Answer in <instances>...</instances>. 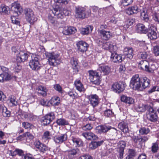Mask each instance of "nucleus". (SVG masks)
Returning <instances> with one entry per match:
<instances>
[{"mask_svg": "<svg viewBox=\"0 0 159 159\" xmlns=\"http://www.w3.org/2000/svg\"><path fill=\"white\" fill-rule=\"evenodd\" d=\"M50 13L48 15V20L52 24H54L55 22V18L50 14V13H52L55 16L58 18L62 19L64 16L68 15L69 11L66 10H63L58 6L53 8L50 11Z\"/></svg>", "mask_w": 159, "mask_h": 159, "instance_id": "f257e3e1", "label": "nucleus"}, {"mask_svg": "<svg viewBox=\"0 0 159 159\" xmlns=\"http://www.w3.org/2000/svg\"><path fill=\"white\" fill-rule=\"evenodd\" d=\"M150 85V80H130L129 86L134 90L141 91Z\"/></svg>", "mask_w": 159, "mask_h": 159, "instance_id": "f03ea898", "label": "nucleus"}, {"mask_svg": "<svg viewBox=\"0 0 159 159\" xmlns=\"http://www.w3.org/2000/svg\"><path fill=\"white\" fill-rule=\"evenodd\" d=\"M48 58L49 64L52 66H56L59 64L61 59L58 54H56L54 53H49L47 55Z\"/></svg>", "mask_w": 159, "mask_h": 159, "instance_id": "7ed1b4c3", "label": "nucleus"}, {"mask_svg": "<svg viewBox=\"0 0 159 159\" xmlns=\"http://www.w3.org/2000/svg\"><path fill=\"white\" fill-rule=\"evenodd\" d=\"M25 19L30 24H33L37 20L34 14L33 11L30 8H26L24 10Z\"/></svg>", "mask_w": 159, "mask_h": 159, "instance_id": "20e7f679", "label": "nucleus"}, {"mask_svg": "<svg viewBox=\"0 0 159 159\" xmlns=\"http://www.w3.org/2000/svg\"><path fill=\"white\" fill-rule=\"evenodd\" d=\"M126 86L124 81H120L114 83L112 85L111 89L114 92L119 93L124 90Z\"/></svg>", "mask_w": 159, "mask_h": 159, "instance_id": "39448f33", "label": "nucleus"}, {"mask_svg": "<svg viewBox=\"0 0 159 159\" xmlns=\"http://www.w3.org/2000/svg\"><path fill=\"white\" fill-rule=\"evenodd\" d=\"M31 58V60L29 62V65L33 70H37L40 68L38 56L35 55H33Z\"/></svg>", "mask_w": 159, "mask_h": 159, "instance_id": "423d86ee", "label": "nucleus"}, {"mask_svg": "<svg viewBox=\"0 0 159 159\" xmlns=\"http://www.w3.org/2000/svg\"><path fill=\"white\" fill-rule=\"evenodd\" d=\"M111 129H112L111 131L113 132V135L116 134V129L114 128L111 127V126H106L100 125L96 127L97 132L99 133L107 132L109 130Z\"/></svg>", "mask_w": 159, "mask_h": 159, "instance_id": "0eeeda50", "label": "nucleus"}, {"mask_svg": "<svg viewBox=\"0 0 159 159\" xmlns=\"http://www.w3.org/2000/svg\"><path fill=\"white\" fill-rule=\"evenodd\" d=\"M67 139V136L66 133L56 135L53 138V141L57 144L62 143L66 141Z\"/></svg>", "mask_w": 159, "mask_h": 159, "instance_id": "6e6552de", "label": "nucleus"}, {"mask_svg": "<svg viewBox=\"0 0 159 159\" xmlns=\"http://www.w3.org/2000/svg\"><path fill=\"white\" fill-rule=\"evenodd\" d=\"M77 49L79 52L83 53L86 52L89 47V45L86 42L80 41L76 43Z\"/></svg>", "mask_w": 159, "mask_h": 159, "instance_id": "1a4fd4ad", "label": "nucleus"}, {"mask_svg": "<svg viewBox=\"0 0 159 159\" xmlns=\"http://www.w3.org/2000/svg\"><path fill=\"white\" fill-rule=\"evenodd\" d=\"M55 116L53 113H50L45 115L42 120V125H46L50 124L54 118Z\"/></svg>", "mask_w": 159, "mask_h": 159, "instance_id": "9d476101", "label": "nucleus"}, {"mask_svg": "<svg viewBox=\"0 0 159 159\" xmlns=\"http://www.w3.org/2000/svg\"><path fill=\"white\" fill-rule=\"evenodd\" d=\"M75 16L76 18L84 19L86 16L85 9L82 7H76Z\"/></svg>", "mask_w": 159, "mask_h": 159, "instance_id": "9b49d317", "label": "nucleus"}, {"mask_svg": "<svg viewBox=\"0 0 159 159\" xmlns=\"http://www.w3.org/2000/svg\"><path fill=\"white\" fill-rule=\"evenodd\" d=\"M11 11L14 15L17 16L20 15L22 11V8L19 3H14L11 7Z\"/></svg>", "mask_w": 159, "mask_h": 159, "instance_id": "f8f14e48", "label": "nucleus"}, {"mask_svg": "<svg viewBox=\"0 0 159 159\" xmlns=\"http://www.w3.org/2000/svg\"><path fill=\"white\" fill-rule=\"evenodd\" d=\"M156 28L155 27L151 26L148 29V38L151 40L155 39L157 38L156 32Z\"/></svg>", "mask_w": 159, "mask_h": 159, "instance_id": "ddd939ff", "label": "nucleus"}, {"mask_svg": "<svg viewBox=\"0 0 159 159\" xmlns=\"http://www.w3.org/2000/svg\"><path fill=\"white\" fill-rule=\"evenodd\" d=\"M28 54L23 51H20L17 56L16 61L17 62L21 63L26 61L29 57Z\"/></svg>", "mask_w": 159, "mask_h": 159, "instance_id": "4468645a", "label": "nucleus"}, {"mask_svg": "<svg viewBox=\"0 0 159 159\" xmlns=\"http://www.w3.org/2000/svg\"><path fill=\"white\" fill-rule=\"evenodd\" d=\"M35 146L41 152L44 153L48 149V147L45 144L42 143L39 141H36L34 143Z\"/></svg>", "mask_w": 159, "mask_h": 159, "instance_id": "2eb2a0df", "label": "nucleus"}, {"mask_svg": "<svg viewBox=\"0 0 159 159\" xmlns=\"http://www.w3.org/2000/svg\"><path fill=\"white\" fill-rule=\"evenodd\" d=\"M89 98L90 104L93 107H94L98 105L99 98L96 94L90 95L89 96Z\"/></svg>", "mask_w": 159, "mask_h": 159, "instance_id": "dca6fc26", "label": "nucleus"}, {"mask_svg": "<svg viewBox=\"0 0 159 159\" xmlns=\"http://www.w3.org/2000/svg\"><path fill=\"white\" fill-rule=\"evenodd\" d=\"M90 80H93L96 78L97 80L102 79L101 74L96 70H90L88 71Z\"/></svg>", "mask_w": 159, "mask_h": 159, "instance_id": "f3484780", "label": "nucleus"}, {"mask_svg": "<svg viewBox=\"0 0 159 159\" xmlns=\"http://www.w3.org/2000/svg\"><path fill=\"white\" fill-rule=\"evenodd\" d=\"M98 70L101 71L105 75H107L110 72L111 68L108 66L103 64H101L98 65V68L97 70V71Z\"/></svg>", "mask_w": 159, "mask_h": 159, "instance_id": "a211bd4d", "label": "nucleus"}, {"mask_svg": "<svg viewBox=\"0 0 159 159\" xmlns=\"http://www.w3.org/2000/svg\"><path fill=\"white\" fill-rule=\"evenodd\" d=\"M98 33L101 37L106 40H108L111 35L110 31L105 30H98Z\"/></svg>", "mask_w": 159, "mask_h": 159, "instance_id": "6ab92c4d", "label": "nucleus"}, {"mask_svg": "<svg viewBox=\"0 0 159 159\" xmlns=\"http://www.w3.org/2000/svg\"><path fill=\"white\" fill-rule=\"evenodd\" d=\"M111 58L112 61L115 63H119L122 61V55L116 52L111 53Z\"/></svg>", "mask_w": 159, "mask_h": 159, "instance_id": "aec40b11", "label": "nucleus"}, {"mask_svg": "<svg viewBox=\"0 0 159 159\" xmlns=\"http://www.w3.org/2000/svg\"><path fill=\"white\" fill-rule=\"evenodd\" d=\"M140 9L136 6H133L128 7L126 10V13L129 15L136 14L139 11Z\"/></svg>", "mask_w": 159, "mask_h": 159, "instance_id": "412c9836", "label": "nucleus"}, {"mask_svg": "<svg viewBox=\"0 0 159 159\" xmlns=\"http://www.w3.org/2000/svg\"><path fill=\"white\" fill-rule=\"evenodd\" d=\"M136 31L139 33L146 34L148 32V29L143 24L139 23L136 25Z\"/></svg>", "mask_w": 159, "mask_h": 159, "instance_id": "4be33fe9", "label": "nucleus"}, {"mask_svg": "<svg viewBox=\"0 0 159 159\" xmlns=\"http://www.w3.org/2000/svg\"><path fill=\"white\" fill-rule=\"evenodd\" d=\"M121 101L126 103L129 104H133L134 102V100L132 98L127 97L125 95H123L120 97Z\"/></svg>", "mask_w": 159, "mask_h": 159, "instance_id": "5701e85b", "label": "nucleus"}, {"mask_svg": "<svg viewBox=\"0 0 159 159\" xmlns=\"http://www.w3.org/2000/svg\"><path fill=\"white\" fill-rule=\"evenodd\" d=\"M82 135L85 139L88 140H96L98 138L96 135L91 132L83 133L82 134Z\"/></svg>", "mask_w": 159, "mask_h": 159, "instance_id": "b1692460", "label": "nucleus"}, {"mask_svg": "<svg viewBox=\"0 0 159 159\" xmlns=\"http://www.w3.org/2000/svg\"><path fill=\"white\" fill-rule=\"evenodd\" d=\"M118 144L119 147V157L120 159H122L123 157L124 150L125 146V141H121L118 143Z\"/></svg>", "mask_w": 159, "mask_h": 159, "instance_id": "393cba45", "label": "nucleus"}, {"mask_svg": "<svg viewBox=\"0 0 159 159\" xmlns=\"http://www.w3.org/2000/svg\"><path fill=\"white\" fill-rule=\"evenodd\" d=\"M76 31V30L75 27L70 26L64 29L63 30L62 33L66 35H69L74 34Z\"/></svg>", "mask_w": 159, "mask_h": 159, "instance_id": "a878e982", "label": "nucleus"}, {"mask_svg": "<svg viewBox=\"0 0 159 159\" xmlns=\"http://www.w3.org/2000/svg\"><path fill=\"white\" fill-rule=\"evenodd\" d=\"M133 49L131 48H125L124 50V54L127 56V57L131 59L133 58L134 54Z\"/></svg>", "mask_w": 159, "mask_h": 159, "instance_id": "bb28decb", "label": "nucleus"}, {"mask_svg": "<svg viewBox=\"0 0 159 159\" xmlns=\"http://www.w3.org/2000/svg\"><path fill=\"white\" fill-rule=\"evenodd\" d=\"M79 152V150L77 148L70 150L68 152V157L69 159H74Z\"/></svg>", "mask_w": 159, "mask_h": 159, "instance_id": "cd10ccee", "label": "nucleus"}, {"mask_svg": "<svg viewBox=\"0 0 159 159\" xmlns=\"http://www.w3.org/2000/svg\"><path fill=\"white\" fill-rule=\"evenodd\" d=\"M36 89L38 91V94L43 97H45L47 95L48 90L46 87L42 86H39Z\"/></svg>", "mask_w": 159, "mask_h": 159, "instance_id": "c85d7f7f", "label": "nucleus"}, {"mask_svg": "<svg viewBox=\"0 0 159 159\" xmlns=\"http://www.w3.org/2000/svg\"><path fill=\"white\" fill-rule=\"evenodd\" d=\"M16 78V76L11 75L8 73L0 74V80H11Z\"/></svg>", "mask_w": 159, "mask_h": 159, "instance_id": "c756f323", "label": "nucleus"}, {"mask_svg": "<svg viewBox=\"0 0 159 159\" xmlns=\"http://www.w3.org/2000/svg\"><path fill=\"white\" fill-rule=\"evenodd\" d=\"M118 127L123 132L126 133L128 132V127L127 124L126 122L122 121L120 123Z\"/></svg>", "mask_w": 159, "mask_h": 159, "instance_id": "7c9ffc66", "label": "nucleus"}, {"mask_svg": "<svg viewBox=\"0 0 159 159\" xmlns=\"http://www.w3.org/2000/svg\"><path fill=\"white\" fill-rule=\"evenodd\" d=\"M149 63L146 61H141L139 64V67L143 70H144L147 71V69H148Z\"/></svg>", "mask_w": 159, "mask_h": 159, "instance_id": "2f4dec72", "label": "nucleus"}, {"mask_svg": "<svg viewBox=\"0 0 159 159\" xmlns=\"http://www.w3.org/2000/svg\"><path fill=\"white\" fill-rule=\"evenodd\" d=\"M77 59L74 58H72L70 61V63L72 66L73 69L75 72H78V62Z\"/></svg>", "mask_w": 159, "mask_h": 159, "instance_id": "473e14b6", "label": "nucleus"}, {"mask_svg": "<svg viewBox=\"0 0 159 159\" xmlns=\"http://www.w3.org/2000/svg\"><path fill=\"white\" fill-rule=\"evenodd\" d=\"M71 139L74 143V145L76 147H79L82 145L83 142L79 138L72 137Z\"/></svg>", "mask_w": 159, "mask_h": 159, "instance_id": "72a5a7b5", "label": "nucleus"}, {"mask_svg": "<svg viewBox=\"0 0 159 159\" xmlns=\"http://www.w3.org/2000/svg\"><path fill=\"white\" fill-rule=\"evenodd\" d=\"M74 84L77 89L79 91L81 92L84 90L83 85L80 80H76Z\"/></svg>", "mask_w": 159, "mask_h": 159, "instance_id": "f704fd0d", "label": "nucleus"}, {"mask_svg": "<svg viewBox=\"0 0 159 159\" xmlns=\"http://www.w3.org/2000/svg\"><path fill=\"white\" fill-rule=\"evenodd\" d=\"M133 0H121L120 2V6L121 7H127L132 4Z\"/></svg>", "mask_w": 159, "mask_h": 159, "instance_id": "c9c22d12", "label": "nucleus"}, {"mask_svg": "<svg viewBox=\"0 0 159 159\" xmlns=\"http://www.w3.org/2000/svg\"><path fill=\"white\" fill-rule=\"evenodd\" d=\"M50 103L54 106L58 105L60 103V98L57 96H54L52 98L50 101Z\"/></svg>", "mask_w": 159, "mask_h": 159, "instance_id": "e433bc0d", "label": "nucleus"}, {"mask_svg": "<svg viewBox=\"0 0 159 159\" xmlns=\"http://www.w3.org/2000/svg\"><path fill=\"white\" fill-rule=\"evenodd\" d=\"M56 123L57 125L60 126H63L69 124L68 121L65 119L62 118L57 119L56 120Z\"/></svg>", "mask_w": 159, "mask_h": 159, "instance_id": "4c0bfd02", "label": "nucleus"}, {"mask_svg": "<svg viewBox=\"0 0 159 159\" xmlns=\"http://www.w3.org/2000/svg\"><path fill=\"white\" fill-rule=\"evenodd\" d=\"M148 107V105L142 103L139 104L136 108L137 111L141 112H144Z\"/></svg>", "mask_w": 159, "mask_h": 159, "instance_id": "58836bf2", "label": "nucleus"}, {"mask_svg": "<svg viewBox=\"0 0 159 159\" xmlns=\"http://www.w3.org/2000/svg\"><path fill=\"white\" fill-rule=\"evenodd\" d=\"M139 57L143 59H149L151 57V56L149 52H141L139 53Z\"/></svg>", "mask_w": 159, "mask_h": 159, "instance_id": "ea45409f", "label": "nucleus"}, {"mask_svg": "<svg viewBox=\"0 0 159 159\" xmlns=\"http://www.w3.org/2000/svg\"><path fill=\"white\" fill-rule=\"evenodd\" d=\"M93 29V27L91 26H88L85 28L82 29L81 33L83 34H87L91 32Z\"/></svg>", "mask_w": 159, "mask_h": 159, "instance_id": "a19ab883", "label": "nucleus"}, {"mask_svg": "<svg viewBox=\"0 0 159 159\" xmlns=\"http://www.w3.org/2000/svg\"><path fill=\"white\" fill-rule=\"evenodd\" d=\"M141 16L142 18V20L145 22H150L148 14L147 12L144 11H143L141 13Z\"/></svg>", "mask_w": 159, "mask_h": 159, "instance_id": "79ce46f5", "label": "nucleus"}, {"mask_svg": "<svg viewBox=\"0 0 159 159\" xmlns=\"http://www.w3.org/2000/svg\"><path fill=\"white\" fill-rule=\"evenodd\" d=\"M148 117L150 121H154L157 120V117L155 112H152L148 114Z\"/></svg>", "mask_w": 159, "mask_h": 159, "instance_id": "37998d69", "label": "nucleus"}, {"mask_svg": "<svg viewBox=\"0 0 159 159\" xmlns=\"http://www.w3.org/2000/svg\"><path fill=\"white\" fill-rule=\"evenodd\" d=\"M0 108L2 110L3 115L6 116H9L10 115V112L7 111V108L4 105L1 106Z\"/></svg>", "mask_w": 159, "mask_h": 159, "instance_id": "c03bdc74", "label": "nucleus"}, {"mask_svg": "<svg viewBox=\"0 0 159 159\" xmlns=\"http://www.w3.org/2000/svg\"><path fill=\"white\" fill-rule=\"evenodd\" d=\"M9 10V8L4 5H2L0 6V13H8Z\"/></svg>", "mask_w": 159, "mask_h": 159, "instance_id": "a18cd8bd", "label": "nucleus"}, {"mask_svg": "<svg viewBox=\"0 0 159 159\" xmlns=\"http://www.w3.org/2000/svg\"><path fill=\"white\" fill-rule=\"evenodd\" d=\"M22 124L23 127L28 130H30L33 128L34 127L32 125L27 122H23Z\"/></svg>", "mask_w": 159, "mask_h": 159, "instance_id": "49530a36", "label": "nucleus"}, {"mask_svg": "<svg viewBox=\"0 0 159 159\" xmlns=\"http://www.w3.org/2000/svg\"><path fill=\"white\" fill-rule=\"evenodd\" d=\"M136 152L134 149H130L129 150V155L126 157V159H130L135 156Z\"/></svg>", "mask_w": 159, "mask_h": 159, "instance_id": "de8ad7c7", "label": "nucleus"}, {"mask_svg": "<svg viewBox=\"0 0 159 159\" xmlns=\"http://www.w3.org/2000/svg\"><path fill=\"white\" fill-rule=\"evenodd\" d=\"M157 68L155 64H151L150 65L149 63L148 69H147V71L150 73H152L154 70H155Z\"/></svg>", "mask_w": 159, "mask_h": 159, "instance_id": "09e8293b", "label": "nucleus"}, {"mask_svg": "<svg viewBox=\"0 0 159 159\" xmlns=\"http://www.w3.org/2000/svg\"><path fill=\"white\" fill-rule=\"evenodd\" d=\"M51 134L48 131L45 132L43 134L42 137L43 139L46 140H48L51 139Z\"/></svg>", "mask_w": 159, "mask_h": 159, "instance_id": "8fccbe9b", "label": "nucleus"}, {"mask_svg": "<svg viewBox=\"0 0 159 159\" xmlns=\"http://www.w3.org/2000/svg\"><path fill=\"white\" fill-rule=\"evenodd\" d=\"M150 132V130L148 128L143 127L140 129L139 132L142 134H147Z\"/></svg>", "mask_w": 159, "mask_h": 159, "instance_id": "3c124183", "label": "nucleus"}, {"mask_svg": "<svg viewBox=\"0 0 159 159\" xmlns=\"http://www.w3.org/2000/svg\"><path fill=\"white\" fill-rule=\"evenodd\" d=\"M117 49V48L116 45H113L112 44V43L110 42V45L109 46L108 50H109L111 53L112 52H115Z\"/></svg>", "mask_w": 159, "mask_h": 159, "instance_id": "603ef678", "label": "nucleus"}, {"mask_svg": "<svg viewBox=\"0 0 159 159\" xmlns=\"http://www.w3.org/2000/svg\"><path fill=\"white\" fill-rule=\"evenodd\" d=\"M9 100L11 106H15L17 105V101L16 100L14 96H11Z\"/></svg>", "mask_w": 159, "mask_h": 159, "instance_id": "864d4df0", "label": "nucleus"}, {"mask_svg": "<svg viewBox=\"0 0 159 159\" xmlns=\"http://www.w3.org/2000/svg\"><path fill=\"white\" fill-rule=\"evenodd\" d=\"M70 0H54V1L57 4H66Z\"/></svg>", "mask_w": 159, "mask_h": 159, "instance_id": "5fc2aeb1", "label": "nucleus"}, {"mask_svg": "<svg viewBox=\"0 0 159 159\" xmlns=\"http://www.w3.org/2000/svg\"><path fill=\"white\" fill-rule=\"evenodd\" d=\"M153 51L155 56H159V46L157 45L154 46L153 48Z\"/></svg>", "mask_w": 159, "mask_h": 159, "instance_id": "6e6d98bb", "label": "nucleus"}, {"mask_svg": "<svg viewBox=\"0 0 159 159\" xmlns=\"http://www.w3.org/2000/svg\"><path fill=\"white\" fill-rule=\"evenodd\" d=\"M26 140L32 139L34 138V136L29 132H27L24 133Z\"/></svg>", "mask_w": 159, "mask_h": 159, "instance_id": "4d7b16f0", "label": "nucleus"}, {"mask_svg": "<svg viewBox=\"0 0 159 159\" xmlns=\"http://www.w3.org/2000/svg\"><path fill=\"white\" fill-rule=\"evenodd\" d=\"M93 128V127L90 124H87L82 127V129L85 131L90 130Z\"/></svg>", "mask_w": 159, "mask_h": 159, "instance_id": "13d9d810", "label": "nucleus"}, {"mask_svg": "<svg viewBox=\"0 0 159 159\" xmlns=\"http://www.w3.org/2000/svg\"><path fill=\"white\" fill-rule=\"evenodd\" d=\"M14 15L13 16H11V19L12 21V22L17 25H19L20 24V21L18 20L15 17Z\"/></svg>", "mask_w": 159, "mask_h": 159, "instance_id": "bf43d9fd", "label": "nucleus"}, {"mask_svg": "<svg viewBox=\"0 0 159 159\" xmlns=\"http://www.w3.org/2000/svg\"><path fill=\"white\" fill-rule=\"evenodd\" d=\"M110 45V42L103 43L102 48L103 49L108 50Z\"/></svg>", "mask_w": 159, "mask_h": 159, "instance_id": "052dcab7", "label": "nucleus"}, {"mask_svg": "<svg viewBox=\"0 0 159 159\" xmlns=\"http://www.w3.org/2000/svg\"><path fill=\"white\" fill-rule=\"evenodd\" d=\"M104 115L105 116L107 117H110L112 115V111L110 109L107 110L105 111Z\"/></svg>", "mask_w": 159, "mask_h": 159, "instance_id": "680f3d73", "label": "nucleus"}, {"mask_svg": "<svg viewBox=\"0 0 159 159\" xmlns=\"http://www.w3.org/2000/svg\"><path fill=\"white\" fill-rule=\"evenodd\" d=\"M89 147L90 148L92 149H94L98 147L96 142H92L89 145Z\"/></svg>", "mask_w": 159, "mask_h": 159, "instance_id": "e2e57ef3", "label": "nucleus"}, {"mask_svg": "<svg viewBox=\"0 0 159 159\" xmlns=\"http://www.w3.org/2000/svg\"><path fill=\"white\" fill-rule=\"evenodd\" d=\"M158 149V145L157 143H154L152 146V150L154 152H156Z\"/></svg>", "mask_w": 159, "mask_h": 159, "instance_id": "0e129e2a", "label": "nucleus"}, {"mask_svg": "<svg viewBox=\"0 0 159 159\" xmlns=\"http://www.w3.org/2000/svg\"><path fill=\"white\" fill-rule=\"evenodd\" d=\"M79 159H93V158L90 155L85 154L80 156Z\"/></svg>", "mask_w": 159, "mask_h": 159, "instance_id": "69168bd1", "label": "nucleus"}, {"mask_svg": "<svg viewBox=\"0 0 159 159\" xmlns=\"http://www.w3.org/2000/svg\"><path fill=\"white\" fill-rule=\"evenodd\" d=\"M135 19L133 18L128 19L127 21V24L128 25H131L135 22Z\"/></svg>", "mask_w": 159, "mask_h": 159, "instance_id": "338daca9", "label": "nucleus"}, {"mask_svg": "<svg viewBox=\"0 0 159 159\" xmlns=\"http://www.w3.org/2000/svg\"><path fill=\"white\" fill-rule=\"evenodd\" d=\"M158 87L154 86L152 89L148 91V93H151L155 91H158Z\"/></svg>", "mask_w": 159, "mask_h": 159, "instance_id": "774afa93", "label": "nucleus"}]
</instances>
